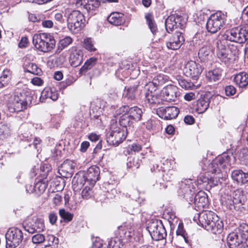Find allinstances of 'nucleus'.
<instances>
[{
	"instance_id": "obj_58",
	"label": "nucleus",
	"mask_w": 248,
	"mask_h": 248,
	"mask_svg": "<svg viewBox=\"0 0 248 248\" xmlns=\"http://www.w3.org/2000/svg\"><path fill=\"white\" fill-rule=\"evenodd\" d=\"M28 44V39L26 37H22L18 44V46L20 48H24L27 46Z\"/></svg>"
},
{
	"instance_id": "obj_38",
	"label": "nucleus",
	"mask_w": 248,
	"mask_h": 248,
	"mask_svg": "<svg viewBox=\"0 0 248 248\" xmlns=\"http://www.w3.org/2000/svg\"><path fill=\"white\" fill-rule=\"evenodd\" d=\"M133 122L128 113L121 115L119 119L120 124L123 126V128H124L125 129H127V126L130 125Z\"/></svg>"
},
{
	"instance_id": "obj_60",
	"label": "nucleus",
	"mask_w": 248,
	"mask_h": 248,
	"mask_svg": "<svg viewBox=\"0 0 248 248\" xmlns=\"http://www.w3.org/2000/svg\"><path fill=\"white\" fill-rule=\"evenodd\" d=\"M185 232L183 228V224L179 223L176 230L177 235L184 236Z\"/></svg>"
},
{
	"instance_id": "obj_26",
	"label": "nucleus",
	"mask_w": 248,
	"mask_h": 248,
	"mask_svg": "<svg viewBox=\"0 0 248 248\" xmlns=\"http://www.w3.org/2000/svg\"><path fill=\"white\" fill-rule=\"evenodd\" d=\"M227 242L231 248H238L243 241L237 233L233 232L228 235Z\"/></svg>"
},
{
	"instance_id": "obj_54",
	"label": "nucleus",
	"mask_w": 248,
	"mask_h": 248,
	"mask_svg": "<svg viewBox=\"0 0 248 248\" xmlns=\"http://www.w3.org/2000/svg\"><path fill=\"white\" fill-rule=\"evenodd\" d=\"M226 94L227 96H231L235 94L236 89L232 85L227 86L225 89Z\"/></svg>"
},
{
	"instance_id": "obj_8",
	"label": "nucleus",
	"mask_w": 248,
	"mask_h": 248,
	"mask_svg": "<svg viewBox=\"0 0 248 248\" xmlns=\"http://www.w3.org/2000/svg\"><path fill=\"white\" fill-rule=\"evenodd\" d=\"M230 158V156L229 155L224 154L208 163L207 166H205L203 167V169L207 170V173H219L221 172L222 170L224 169L228 166L231 165Z\"/></svg>"
},
{
	"instance_id": "obj_53",
	"label": "nucleus",
	"mask_w": 248,
	"mask_h": 248,
	"mask_svg": "<svg viewBox=\"0 0 248 248\" xmlns=\"http://www.w3.org/2000/svg\"><path fill=\"white\" fill-rule=\"evenodd\" d=\"M179 84L181 87L186 89H190L193 86V84L192 82H188L185 79H182L179 81Z\"/></svg>"
},
{
	"instance_id": "obj_32",
	"label": "nucleus",
	"mask_w": 248,
	"mask_h": 248,
	"mask_svg": "<svg viewBox=\"0 0 248 248\" xmlns=\"http://www.w3.org/2000/svg\"><path fill=\"white\" fill-rule=\"evenodd\" d=\"M143 112L138 107L129 108L128 114L133 122H138L141 119Z\"/></svg>"
},
{
	"instance_id": "obj_21",
	"label": "nucleus",
	"mask_w": 248,
	"mask_h": 248,
	"mask_svg": "<svg viewBox=\"0 0 248 248\" xmlns=\"http://www.w3.org/2000/svg\"><path fill=\"white\" fill-rule=\"evenodd\" d=\"M76 4L77 7L83 6L85 9L89 11L98 7L100 2L98 0H77Z\"/></svg>"
},
{
	"instance_id": "obj_3",
	"label": "nucleus",
	"mask_w": 248,
	"mask_h": 248,
	"mask_svg": "<svg viewBox=\"0 0 248 248\" xmlns=\"http://www.w3.org/2000/svg\"><path fill=\"white\" fill-rule=\"evenodd\" d=\"M31 103V96L25 93H16L9 98L8 106L11 112H19L26 109Z\"/></svg>"
},
{
	"instance_id": "obj_52",
	"label": "nucleus",
	"mask_w": 248,
	"mask_h": 248,
	"mask_svg": "<svg viewBox=\"0 0 248 248\" xmlns=\"http://www.w3.org/2000/svg\"><path fill=\"white\" fill-rule=\"evenodd\" d=\"M92 193L91 188L86 186L81 192V196L83 199H88L91 197Z\"/></svg>"
},
{
	"instance_id": "obj_30",
	"label": "nucleus",
	"mask_w": 248,
	"mask_h": 248,
	"mask_svg": "<svg viewBox=\"0 0 248 248\" xmlns=\"http://www.w3.org/2000/svg\"><path fill=\"white\" fill-rule=\"evenodd\" d=\"M234 81L240 88H244L248 85V74L245 72L237 74L234 78Z\"/></svg>"
},
{
	"instance_id": "obj_23",
	"label": "nucleus",
	"mask_w": 248,
	"mask_h": 248,
	"mask_svg": "<svg viewBox=\"0 0 248 248\" xmlns=\"http://www.w3.org/2000/svg\"><path fill=\"white\" fill-rule=\"evenodd\" d=\"M224 224L223 221L218 217L217 219H215L214 222L207 226L206 230L214 234H220L223 231Z\"/></svg>"
},
{
	"instance_id": "obj_36",
	"label": "nucleus",
	"mask_w": 248,
	"mask_h": 248,
	"mask_svg": "<svg viewBox=\"0 0 248 248\" xmlns=\"http://www.w3.org/2000/svg\"><path fill=\"white\" fill-rule=\"evenodd\" d=\"M208 173H207V171L205 174L203 173L200 174L197 179V183L195 182L197 186L198 185H201L203 184H210V182L213 181L212 177L211 176H209ZM194 180L196 182L195 180Z\"/></svg>"
},
{
	"instance_id": "obj_6",
	"label": "nucleus",
	"mask_w": 248,
	"mask_h": 248,
	"mask_svg": "<svg viewBox=\"0 0 248 248\" xmlns=\"http://www.w3.org/2000/svg\"><path fill=\"white\" fill-rule=\"evenodd\" d=\"M223 37L224 40L231 42L245 43L248 39V24L226 31Z\"/></svg>"
},
{
	"instance_id": "obj_47",
	"label": "nucleus",
	"mask_w": 248,
	"mask_h": 248,
	"mask_svg": "<svg viewBox=\"0 0 248 248\" xmlns=\"http://www.w3.org/2000/svg\"><path fill=\"white\" fill-rule=\"evenodd\" d=\"M238 157L243 164H247L248 161V150L245 148L241 149L238 154Z\"/></svg>"
},
{
	"instance_id": "obj_1",
	"label": "nucleus",
	"mask_w": 248,
	"mask_h": 248,
	"mask_svg": "<svg viewBox=\"0 0 248 248\" xmlns=\"http://www.w3.org/2000/svg\"><path fill=\"white\" fill-rule=\"evenodd\" d=\"M198 190L197 185L193 179H183L180 184L179 193H181L189 204L194 203L196 210H201L208 206L209 202L207 194L202 191L197 193L193 198L196 191Z\"/></svg>"
},
{
	"instance_id": "obj_63",
	"label": "nucleus",
	"mask_w": 248,
	"mask_h": 248,
	"mask_svg": "<svg viewBox=\"0 0 248 248\" xmlns=\"http://www.w3.org/2000/svg\"><path fill=\"white\" fill-rule=\"evenodd\" d=\"M31 83L33 85L40 86L43 84V82L41 78L38 77H35L32 79Z\"/></svg>"
},
{
	"instance_id": "obj_10",
	"label": "nucleus",
	"mask_w": 248,
	"mask_h": 248,
	"mask_svg": "<svg viewBox=\"0 0 248 248\" xmlns=\"http://www.w3.org/2000/svg\"><path fill=\"white\" fill-rule=\"evenodd\" d=\"M147 229L152 239L155 241L162 240L167 236L166 230L160 220H151L147 224Z\"/></svg>"
},
{
	"instance_id": "obj_64",
	"label": "nucleus",
	"mask_w": 248,
	"mask_h": 248,
	"mask_svg": "<svg viewBox=\"0 0 248 248\" xmlns=\"http://www.w3.org/2000/svg\"><path fill=\"white\" fill-rule=\"evenodd\" d=\"M242 17L243 20L247 21L246 24H248V6L243 10Z\"/></svg>"
},
{
	"instance_id": "obj_13",
	"label": "nucleus",
	"mask_w": 248,
	"mask_h": 248,
	"mask_svg": "<svg viewBox=\"0 0 248 248\" xmlns=\"http://www.w3.org/2000/svg\"><path fill=\"white\" fill-rule=\"evenodd\" d=\"M202 71V66L195 61L187 62L184 69V72L186 77L193 80H197Z\"/></svg>"
},
{
	"instance_id": "obj_43",
	"label": "nucleus",
	"mask_w": 248,
	"mask_h": 248,
	"mask_svg": "<svg viewBox=\"0 0 248 248\" xmlns=\"http://www.w3.org/2000/svg\"><path fill=\"white\" fill-rule=\"evenodd\" d=\"M45 240L44 242L46 243L45 245V246H51L53 245H57L59 243V239L52 234L45 236Z\"/></svg>"
},
{
	"instance_id": "obj_16",
	"label": "nucleus",
	"mask_w": 248,
	"mask_h": 248,
	"mask_svg": "<svg viewBox=\"0 0 248 248\" xmlns=\"http://www.w3.org/2000/svg\"><path fill=\"white\" fill-rule=\"evenodd\" d=\"M215 45L217 47V54L218 58L222 62L227 63L229 60L232 59L231 55L229 54V49L225 45L223 41L217 39L215 41Z\"/></svg>"
},
{
	"instance_id": "obj_61",
	"label": "nucleus",
	"mask_w": 248,
	"mask_h": 248,
	"mask_svg": "<svg viewBox=\"0 0 248 248\" xmlns=\"http://www.w3.org/2000/svg\"><path fill=\"white\" fill-rule=\"evenodd\" d=\"M11 73L8 69H5L3 70L2 75L1 76L3 78H6L8 80H10L11 79Z\"/></svg>"
},
{
	"instance_id": "obj_34",
	"label": "nucleus",
	"mask_w": 248,
	"mask_h": 248,
	"mask_svg": "<svg viewBox=\"0 0 248 248\" xmlns=\"http://www.w3.org/2000/svg\"><path fill=\"white\" fill-rule=\"evenodd\" d=\"M97 59L95 57H92L86 61L84 64L80 69V73H85L88 70L92 68L97 62Z\"/></svg>"
},
{
	"instance_id": "obj_4",
	"label": "nucleus",
	"mask_w": 248,
	"mask_h": 248,
	"mask_svg": "<svg viewBox=\"0 0 248 248\" xmlns=\"http://www.w3.org/2000/svg\"><path fill=\"white\" fill-rule=\"evenodd\" d=\"M33 44L39 50L47 52L51 51L55 46L56 41L49 33L35 34L32 38Z\"/></svg>"
},
{
	"instance_id": "obj_20",
	"label": "nucleus",
	"mask_w": 248,
	"mask_h": 248,
	"mask_svg": "<svg viewBox=\"0 0 248 248\" xmlns=\"http://www.w3.org/2000/svg\"><path fill=\"white\" fill-rule=\"evenodd\" d=\"M210 102V97L208 94H204L198 100L196 111L198 113L204 112L208 108Z\"/></svg>"
},
{
	"instance_id": "obj_22",
	"label": "nucleus",
	"mask_w": 248,
	"mask_h": 248,
	"mask_svg": "<svg viewBox=\"0 0 248 248\" xmlns=\"http://www.w3.org/2000/svg\"><path fill=\"white\" fill-rule=\"evenodd\" d=\"M58 97L57 92L54 88L46 87L42 92L40 99L42 102H44L48 98L55 101Z\"/></svg>"
},
{
	"instance_id": "obj_12",
	"label": "nucleus",
	"mask_w": 248,
	"mask_h": 248,
	"mask_svg": "<svg viewBox=\"0 0 248 248\" xmlns=\"http://www.w3.org/2000/svg\"><path fill=\"white\" fill-rule=\"evenodd\" d=\"M217 217V215L211 211H203L196 215L193 217V220L206 230L207 226L211 224V222H214Z\"/></svg>"
},
{
	"instance_id": "obj_17",
	"label": "nucleus",
	"mask_w": 248,
	"mask_h": 248,
	"mask_svg": "<svg viewBox=\"0 0 248 248\" xmlns=\"http://www.w3.org/2000/svg\"><path fill=\"white\" fill-rule=\"evenodd\" d=\"M178 95V89L173 85H168L163 88L160 93L161 99L167 102L175 101Z\"/></svg>"
},
{
	"instance_id": "obj_37",
	"label": "nucleus",
	"mask_w": 248,
	"mask_h": 248,
	"mask_svg": "<svg viewBox=\"0 0 248 248\" xmlns=\"http://www.w3.org/2000/svg\"><path fill=\"white\" fill-rule=\"evenodd\" d=\"M73 42V39L70 36H66L61 39L58 44V50L59 52L67 47Z\"/></svg>"
},
{
	"instance_id": "obj_9",
	"label": "nucleus",
	"mask_w": 248,
	"mask_h": 248,
	"mask_svg": "<svg viewBox=\"0 0 248 248\" xmlns=\"http://www.w3.org/2000/svg\"><path fill=\"white\" fill-rule=\"evenodd\" d=\"M226 20L225 15L221 12L212 14L208 18L206 28L209 32L215 33L223 29Z\"/></svg>"
},
{
	"instance_id": "obj_57",
	"label": "nucleus",
	"mask_w": 248,
	"mask_h": 248,
	"mask_svg": "<svg viewBox=\"0 0 248 248\" xmlns=\"http://www.w3.org/2000/svg\"><path fill=\"white\" fill-rule=\"evenodd\" d=\"M66 61L65 57L62 54L56 59L55 62L58 66L62 65Z\"/></svg>"
},
{
	"instance_id": "obj_11",
	"label": "nucleus",
	"mask_w": 248,
	"mask_h": 248,
	"mask_svg": "<svg viewBox=\"0 0 248 248\" xmlns=\"http://www.w3.org/2000/svg\"><path fill=\"white\" fill-rule=\"evenodd\" d=\"M6 248H16L22 242L23 233L19 229L10 228L5 234Z\"/></svg>"
},
{
	"instance_id": "obj_33",
	"label": "nucleus",
	"mask_w": 248,
	"mask_h": 248,
	"mask_svg": "<svg viewBox=\"0 0 248 248\" xmlns=\"http://www.w3.org/2000/svg\"><path fill=\"white\" fill-rule=\"evenodd\" d=\"M47 180L45 179L39 180L35 184V193L40 195L44 193L47 187Z\"/></svg>"
},
{
	"instance_id": "obj_40",
	"label": "nucleus",
	"mask_w": 248,
	"mask_h": 248,
	"mask_svg": "<svg viewBox=\"0 0 248 248\" xmlns=\"http://www.w3.org/2000/svg\"><path fill=\"white\" fill-rule=\"evenodd\" d=\"M137 86H133L125 90L124 93V96L128 100H133L135 98Z\"/></svg>"
},
{
	"instance_id": "obj_18",
	"label": "nucleus",
	"mask_w": 248,
	"mask_h": 248,
	"mask_svg": "<svg viewBox=\"0 0 248 248\" xmlns=\"http://www.w3.org/2000/svg\"><path fill=\"white\" fill-rule=\"evenodd\" d=\"M159 116L165 120H171L176 118L179 113V109L174 106L160 107L157 110Z\"/></svg>"
},
{
	"instance_id": "obj_46",
	"label": "nucleus",
	"mask_w": 248,
	"mask_h": 248,
	"mask_svg": "<svg viewBox=\"0 0 248 248\" xmlns=\"http://www.w3.org/2000/svg\"><path fill=\"white\" fill-rule=\"evenodd\" d=\"M59 214L65 222L71 221L73 217V214L68 211H66L64 209H60L59 210Z\"/></svg>"
},
{
	"instance_id": "obj_41",
	"label": "nucleus",
	"mask_w": 248,
	"mask_h": 248,
	"mask_svg": "<svg viewBox=\"0 0 248 248\" xmlns=\"http://www.w3.org/2000/svg\"><path fill=\"white\" fill-rule=\"evenodd\" d=\"M147 23L150 28L151 32L153 34H155L157 31V28L155 21L153 19V18L151 15H147L145 16Z\"/></svg>"
},
{
	"instance_id": "obj_19",
	"label": "nucleus",
	"mask_w": 248,
	"mask_h": 248,
	"mask_svg": "<svg viewBox=\"0 0 248 248\" xmlns=\"http://www.w3.org/2000/svg\"><path fill=\"white\" fill-rule=\"evenodd\" d=\"M185 41V39L182 32L176 31L170 37L169 40L166 43L169 49L176 50L180 47Z\"/></svg>"
},
{
	"instance_id": "obj_50",
	"label": "nucleus",
	"mask_w": 248,
	"mask_h": 248,
	"mask_svg": "<svg viewBox=\"0 0 248 248\" xmlns=\"http://www.w3.org/2000/svg\"><path fill=\"white\" fill-rule=\"evenodd\" d=\"M45 240V235L37 232L32 237V242L34 244H38L42 243Z\"/></svg>"
},
{
	"instance_id": "obj_44",
	"label": "nucleus",
	"mask_w": 248,
	"mask_h": 248,
	"mask_svg": "<svg viewBox=\"0 0 248 248\" xmlns=\"http://www.w3.org/2000/svg\"><path fill=\"white\" fill-rule=\"evenodd\" d=\"M83 47L90 51H95V47L94 46L93 40L91 38H86L83 42Z\"/></svg>"
},
{
	"instance_id": "obj_55",
	"label": "nucleus",
	"mask_w": 248,
	"mask_h": 248,
	"mask_svg": "<svg viewBox=\"0 0 248 248\" xmlns=\"http://www.w3.org/2000/svg\"><path fill=\"white\" fill-rule=\"evenodd\" d=\"M62 197L59 193H56L54 195L53 202L56 205H59L62 202Z\"/></svg>"
},
{
	"instance_id": "obj_39",
	"label": "nucleus",
	"mask_w": 248,
	"mask_h": 248,
	"mask_svg": "<svg viewBox=\"0 0 248 248\" xmlns=\"http://www.w3.org/2000/svg\"><path fill=\"white\" fill-rule=\"evenodd\" d=\"M239 235L244 241H248V225L246 224L241 225L238 228Z\"/></svg>"
},
{
	"instance_id": "obj_15",
	"label": "nucleus",
	"mask_w": 248,
	"mask_h": 248,
	"mask_svg": "<svg viewBox=\"0 0 248 248\" xmlns=\"http://www.w3.org/2000/svg\"><path fill=\"white\" fill-rule=\"evenodd\" d=\"M244 201L245 197L240 190L235 191L233 198L230 195H228L226 199L223 201L226 207L232 211L236 210L237 204H243Z\"/></svg>"
},
{
	"instance_id": "obj_24",
	"label": "nucleus",
	"mask_w": 248,
	"mask_h": 248,
	"mask_svg": "<svg viewBox=\"0 0 248 248\" xmlns=\"http://www.w3.org/2000/svg\"><path fill=\"white\" fill-rule=\"evenodd\" d=\"M213 54L212 49L209 46H204L199 49L198 57L202 62H205L212 59Z\"/></svg>"
},
{
	"instance_id": "obj_27",
	"label": "nucleus",
	"mask_w": 248,
	"mask_h": 248,
	"mask_svg": "<svg viewBox=\"0 0 248 248\" xmlns=\"http://www.w3.org/2000/svg\"><path fill=\"white\" fill-rule=\"evenodd\" d=\"M108 21L112 25L119 26L125 22V18L123 14L114 12L108 17Z\"/></svg>"
},
{
	"instance_id": "obj_51",
	"label": "nucleus",
	"mask_w": 248,
	"mask_h": 248,
	"mask_svg": "<svg viewBox=\"0 0 248 248\" xmlns=\"http://www.w3.org/2000/svg\"><path fill=\"white\" fill-rule=\"evenodd\" d=\"M175 172L173 169H169L168 171L163 175V179L167 181H171L175 177Z\"/></svg>"
},
{
	"instance_id": "obj_35",
	"label": "nucleus",
	"mask_w": 248,
	"mask_h": 248,
	"mask_svg": "<svg viewBox=\"0 0 248 248\" xmlns=\"http://www.w3.org/2000/svg\"><path fill=\"white\" fill-rule=\"evenodd\" d=\"M24 68L27 72L34 75H40L42 73L41 69L34 63H29L25 65Z\"/></svg>"
},
{
	"instance_id": "obj_45",
	"label": "nucleus",
	"mask_w": 248,
	"mask_h": 248,
	"mask_svg": "<svg viewBox=\"0 0 248 248\" xmlns=\"http://www.w3.org/2000/svg\"><path fill=\"white\" fill-rule=\"evenodd\" d=\"M145 97L147 101L150 104H157L159 103V100L157 96L154 95L152 92L149 91L146 93Z\"/></svg>"
},
{
	"instance_id": "obj_42",
	"label": "nucleus",
	"mask_w": 248,
	"mask_h": 248,
	"mask_svg": "<svg viewBox=\"0 0 248 248\" xmlns=\"http://www.w3.org/2000/svg\"><path fill=\"white\" fill-rule=\"evenodd\" d=\"M73 170V167L70 160H66L64 161L59 168V171H62L64 172L71 173Z\"/></svg>"
},
{
	"instance_id": "obj_48",
	"label": "nucleus",
	"mask_w": 248,
	"mask_h": 248,
	"mask_svg": "<svg viewBox=\"0 0 248 248\" xmlns=\"http://www.w3.org/2000/svg\"><path fill=\"white\" fill-rule=\"evenodd\" d=\"M129 107L127 105L122 106L115 110L113 112L114 116L123 115L128 113Z\"/></svg>"
},
{
	"instance_id": "obj_2",
	"label": "nucleus",
	"mask_w": 248,
	"mask_h": 248,
	"mask_svg": "<svg viewBox=\"0 0 248 248\" xmlns=\"http://www.w3.org/2000/svg\"><path fill=\"white\" fill-rule=\"evenodd\" d=\"M100 170L96 166L90 167L82 177L75 176L72 180L73 188L78 190L87 183L93 186L99 179Z\"/></svg>"
},
{
	"instance_id": "obj_29",
	"label": "nucleus",
	"mask_w": 248,
	"mask_h": 248,
	"mask_svg": "<svg viewBox=\"0 0 248 248\" xmlns=\"http://www.w3.org/2000/svg\"><path fill=\"white\" fill-rule=\"evenodd\" d=\"M232 179L239 184H244L248 182V173L242 170H235L232 173Z\"/></svg>"
},
{
	"instance_id": "obj_5",
	"label": "nucleus",
	"mask_w": 248,
	"mask_h": 248,
	"mask_svg": "<svg viewBox=\"0 0 248 248\" xmlns=\"http://www.w3.org/2000/svg\"><path fill=\"white\" fill-rule=\"evenodd\" d=\"M127 129L118 126L115 120L111 121L110 130L107 135V141L108 144L118 146L126 138Z\"/></svg>"
},
{
	"instance_id": "obj_28",
	"label": "nucleus",
	"mask_w": 248,
	"mask_h": 248,
	"mask_svg": "<svg viewBox=\"0 0 248 248\" xmlns=\"http://www.w3.org/2000/svg\"><path fill=\"white\" fill-rule=\"evenodd\" d=\"M25 230L30 233L35 232H40L43 231L45 226L43 222L41 219H36V220L30 225H27L24 227Z\"/></svg>"
},
{
	"instance_id": "obj_25",
	"label": "nucleus",
	"mask_w": 248,
	"mask_h": 248,
	"mask_svg": "<svg viewBox=\"0 0 248 248\" xmlns=\"http://www.w3.org/2000/svg\"><path fill=\"white\" fill-rule=\"evenodd\" d=\"M83 54L81 50L75 49L72 51L70 56L69 61L73 67H76L82 63Z\"/></svg>"
},
{
	"instance_id": "obj_49",
	"label": "nucleus",
	"mask_w": 248,
	"mask_h": 248,
	"mask_svg": "<svg viewBox=\"0 0 248 248\" xmlns=\"http://www.w3.org/2000/svg\"><path fill=\"white\" fill-rule=\"evenodd\" d=\"M165 82V79L164 78L163 76L159 75L155 76L152 82H151L150 84L154 85L155 87L162 85Z\"/></svg>"
},
{
	"instance_id": "obj_56",
	"label": "nucleus",
	"mask_w": 248,
	"mask_h": 248,
	"mask_svg": "<svg viewBox=\"0 0 248 248\" xmlns=\"http://www.w3.org/2000/svg\"><path fill=\"white\" fill-rule=\"evenodd\" d=\"M129 149L131 152L133 151L134 152H139L141 150L142 147L139 144L133 143L129 146Z\"/></svg>"
},
{
	"instance_id": "obj_59",
	"label": "nucleus",
	"mask_w": 248,
	"mask_h": 248,
	"mask_svg": "<svg viewBox=\"0 0 248 248\" xmlns=\"http://www.w3.org/2000/svg\"><path fill=\"white\" fill-rule=\"evenodd\" d=\"M184 122L187 124H192L195 122V119L192 116L186 115L184 118Z\"/></svg>"
},
{
	"instance_id": "obj_14",
	"label": "nucleus",
	"mask_w": 248,
	"mask_h": 248,
	"mask_svg": "<svg viewBox=\"0 0 248 248\" xmlns=\"http://www.w3.org/2000/svg\"><path fill=\"white\" fill-rule=\"evenodd\" d=\"M186 23V20L182 16L177 15H172L168 16L166 19V29L169 33L174 28L183 29L185 27Z\"/></svg>"
},
{
	"instance_id": "obj_62",
	"label": "nucleus",
	"mask_w": 248,
	"mask_h": 248,
	"mask_svg": "<svg viewBox=\"0 0 248 248\" xmlns=\"http://www.w3.org/2000/svg\"><path fill=\"white\" fill-rule=\"evenodd\" d=\"M195 98V94L192 92L186 93L184 95V99L188 101H191Z\"/></svg>"
},
{
	"instance_id": "obj_7",
	"label": "nucleus",
	"mask_w": 248,
	"mask_h": 248,
	"mask_svg": "<svg viewBox=\"0 0 248 248\" xmlns=\"http://www.w3.org/2000/svg\"><path fill=\"white\" fill-rule=\"evenodd\" d=\"M83 14L78 10H74L67 16V28L73 33H78L85 26Z\"/></svg>"
},
{
	"instance_id": "obj_31",
	"label": "nucleus",
	"mask_w": 248,
	"mask_h": 248,
	"mask_svg": "<svg viewBox=\"0 0 248 248\" xmlns=\"http://www.w3.org/2000/svg\"><path fill=\"white\" fill-rule=\"evenodd\" d=\"M222 70L220 68H216L209 71L206 74L207 80L210 82H216L221 77Z\"/></svg>"
}]
</instances>
